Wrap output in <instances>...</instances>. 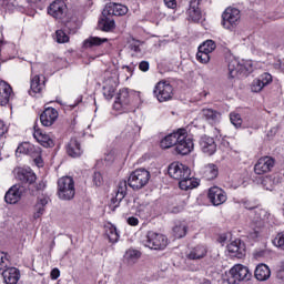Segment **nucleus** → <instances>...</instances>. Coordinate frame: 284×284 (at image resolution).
<instances>
[{
	"instance_id": "49530a36",
	"label": "nucleus",
	"mask_w": 284,
	"mask_h": 284,
	"mask_svg": "<svg viewBox=\"0 0 284 284\" xmlns=\"http://www.w3.org/2000/svg\"><path fill=\"white\" fill-rule=\"evenodd\" d=\"M92 179L97 187H101V185H103V175L101 172H94Z\"/></svg>"
},
{
	"instance_id": "e433bc0d",
	"label": "nucleus",
	"mask_w": 284,
	"mask_h": 284,
	"mask_svg": "<svg viewBox=\"0 0 284 284\" xmlns=\"http://www.w3.org/2000/svg\"><path fill=\"white\" fill-rule=\"evenodd\" d=\"M187 234V225L183 222H178L173 226L174 239H183Z\"/></svg>"
},
{
	"instance_id": "3c124183",
	"label": "nucleus",
	"mask_w": 284,
	"mask_h": 284,
	"mask_svg": "<svg viewBox=\"0 0 284 284\" xmlns=\"http://www.w3.org/2000/svg\"><path fill=\"white\" fill-rule=\"evenodd\" d=\"M128 225H131L132 227H136V225H139V220L134 216H130L126 220Z\"/></svg>"
},
{
	"instance_id": "5701e85b",
	"label": "nucleus",
	"mask_w": 284,
	"mask_h": 284,
	"mask_svg": "<svg viewBox=\"0 0 284 284\" xmlns=\"http://www.w3.org/2000/svg\"><path fill=\"white\" fill-rule=\"evenodd\" d=\"M45 90V78H42L41 75L36 74L31 77V83H30V97H37V94H41Z\"/></svg>"
},
{
	"instance_id": "cd10ccee",
	"label": "nucleus",
	"mask_w": 284,
	"mask_h": 284,
	"mask_svg": "<svg viewBox=\"0 0 284 284\" xmlns=\"http://www.w3.org/2000/svg\"><path fill=\"white\" fill-rule=\"evenodd\" d=\"M50 202V196L42 195L38 197L37 203L34 205L33 219H41L43 214H45V205Z\"/></svg>"
},
{
	"instance_id": "a19ab883",
	"label": "nucleus",
	"mask_w": 284,
	"mask_h": 284,
	"mask_svg": "<svg viewBox=\"0 0 284 284\" xmlns=\"http://www.w3.org/2000/svg\"><path fill=\"white\" fill-rule=\"evenodd\" d=\"M240 63L236 60L229 62V79H234L239 74Z\"/></svg>"
},
{
	"instance_id": "864d4df0",
	"label": "nucleus",
	"mask_w": 284,
	"mask_h": 284,
	"mask_svg": "<svg viewBox=\"0 0 284 284\" xmlns=\"http://www.w3.org/2000/svg\"><path fill=\"white\" fill-rule=\"evenodd\" d=\"M276 276L280 281H284V262L282 263V265L277 270Z\"/></svg>"
},
{
	"instance_id": "7c9ffc66",
	"label": "nucleus",
	"mask_w": 284,
	"mask_h": 284,
	"mask_svg": "<svg viewBox=\"0 0 284 284\" xmlns=\"http://www.w3.org/2000/svg\"><path fill=\"white\" fill-rule=\"evenodd\" d=\"M201 1H209L212 3V0H191L187 9V14L192 19V21H199L201 19V9L199 8V3Z\"/></svg>"
},
{
	"instance_id": "0eeeda50",
	"label": "nucleus",
	"mask_w": 284,
	"mask_h": 284,
	"mask_svg": "<svg viewBox=\"0 0 284 284\" xmlns=\"http://www.w3.org/2000/svg\"><path fill=\"white\" fill-rule=\"evenodd\" d=\"M16 154H26L27 156H31L36 164L43 165L41 148L30 142L20 143L16 150Z\"/></svg>"
},
{
	"instance_id": "f3484780",
	"label": "nucleus",
	"mask_w": 284,
	"mask_h": 284,
	"mask_svg": "<svg viewBox=\"0 0 284 284\" xmlns=\"http://www.w3.org/2000/svg\"><path fill=\"white\" fill-rule=\"evenodd\" d=\"M276 163V160L272 156H263L260 158L254 165V172L257 175L267 174V172H272V169L274 168Z\"/></svg>"
},
{
	"instance_id": "f704fd0d",
	"label": "nucleus",
	"mask_w": 284,
	"mask_h": 284,
	"mask_svg": "<svg viewBox=\"0 0 284 284\" xmlns=\"http://www.w3.org/2000/svg\"><path fill=\"white\" fill-rule=\"evenodd\" d=\"M114 92H116V85H114V80L109 79L106 80L105 84L103 85V97L108 101L114 98Z\"/></svg>"
},
{
	"instance_id": "473e14b6",
	"label": "nucleus",
	"mask_w": 284,
	"mask_h": 284,
	"mask_svg": "<svg viewBox=\"0 0 284 284\" xmlns=\"http://www.w3.org/2000/svg\"><path fill=\"white\" fill-rule=\"evenodd\" d=\"M104 233L106 239L109 240V243H119V239L121 235L119 234V231L116 230V226L112 224L111 222H108L104 224Z\"/></svg>"
},
{
	"instance_id": "5fc2aeb1",
	"label": "nucleus",
	"mask_w": 284,
	"mask_h": 284,
	"mask_svg": "<svg viewBox=\"0 0 284 284\" xmlns=\"http://www.w3.org/2000/svg\"><path fill=\"white\" fill-rule=\"evenodd\" d=\"M6 132H8V128L6 126L3 120H0V139L3 136V134H6Z\"/></svg>"
},
{
	"instance_id": "9d476101",
	"label": "nucleus",
	"mask_w": 284,
	"mask_h": 284,
	"mask_svg": "<svg viewBox=\"0 0 284 284\" xmlns=\"http://www.w3.org/2000/svg\"><path fill=\"white\" fill-rule=\"evenodd\" d=\"M250 278H252L250 268L242 264H236L230 270L227 281L230 284H236L241 283V281H250Z\"/></svg>"
},
{
	"instance_id": "2f4dec72",
	"label": "nucleus",
	"mask_w": 284,
	"mask_h": 284,
	"mask_svg": "<svg viewBox=\"0 0 284 284\" xmlns=\"http://www.w3.org/2000/svg\"><path fill=\"white\" fill-rule=\"evenodd\" d=\"M3 276L6 284H17L19 283V270L17 267H8L0 273Z\"/></svg>"
},
{
	"instance_id": "393cba45",
	"label": "nucleus",
	"mask_w": 284,
	"mask_h": 284,
	"mask_svg": "<svg viewBox=\"0 0 284 284\" xmlns=\"http://www.w3.org/2000/svg\"><path fill=\"white\" fill-rule=\"evenodd\" d=\"M200 176H202L204 181H214L215 179H219V166L214 163L205 164L200 170Z\"/></svg>"
},
{
	"instance_id": "c756f323",
	"label": "nucleus",
	"mask_w": 284,
	"mask_h": 284,
	"mask_svg": "<svg viewBox=\"0 0 284 284\" xmlns=\"http://www.w3.org/2000/svg\"><path fill=\"white\" fill-rule=\"evenodd\" d=\"M180 190H194V187H199V180L192 176V171H189V176H184L179 181Z\"/></svg>"
},
{
	"instance_id": "ddd939ff",
	"label": "nucleus",
	"mask_w": 284,
	"mask_h": 284,
	"mask_svg": "<svg viewBox=\"0 0 284 284\" xmlns=\"http://www.w3.org/2000/svg\"><path fill=\"white\" fill-rule=\"evenodd\" d=\"M190 170L186 165H184L181 162H173L168 168V174L171 179H174L175 181H180L184 176H190Z\"/></svg>"
},
{
	"instance_id": "c9c22d12",
	"label": "nucleus",
	"mask_w": 284,
	"mask_h": 284,
	"mask_svg": "<svg viewBox=\"0 0 284 284\" xmlns=\"http://www.w3.org/2000/svg\"><path fill=\"white\" fill-rule=\"evenodd\" d=\"M103 43H108V38L89 37L83 41V48H99Z\"/></svg>"
},
{
	"instance_id": "de8ad7c7",
	"label": "nucleus",
	"mask_w": 284,
	"mask_h": 284,
	"mask_svg": "<svg viewBox=\"0 0 284 284\" xmlns=\"http://www.w3.org/2000/svg\"><path fill=\"white\" fill-rule=\"evenodd\" d=\"M164 6H166V8H170L171 10H176L179 3L176 2V0H164Z\"/></svg>"
},
{
	"instance_id": "412c9836",
	"label": "nucleus",
	"mask_w": 284,
	"mask_h": 284,
	"mask_svg": "<svg viewBox=\"0 0 284 284\" xmlns=\"http://www.w3.org/2000/svg\"><path fill=\"white\" fill-rule=\"evenodd\" d=\"M187 261H201L207 256V246L205 244H197L190 247L185 254Z\"/></svg>"
},
{
	"instance_id": "6e6d98bb",
	"label": "nucleus",
	"mask_w": 284,
	"mask_h": 284,
	"mask_svg": "<svg viewBox=\"0 0 284 284\" xmlns=\"http://www.w3.org/2000/svg\"><path fill=\"white\" fill-rule=\"evenodd\" d=\"M131 50H133V52H141V47H139V44H131Z\"/></svg>"
},
{
	"instance_id": "20e7f679",
	"label": "nucleus",
	"mask_w": 284,
	"mask_h": 284,
	"mask_svg": "<svg viewBox=\"0 0 284 284\" xmlns=\"http://www.w3.org/2000/svg\"><path fill=\"white\" fill-rule=\"evenodd\" d=\"M77 194L74 179L72 176H62L57 181V196L60 201H72Z\"/></svg>"
},
{
	"instance_id": "4d7b16f0",
	"label": "nucleus",
	"mask_w": 284,
	"mask_h": 284,
	"mask_svg": "<svg viewBox=\"0 0 284 284\" xmlns=\"http://www.w3.org/2000/svg\"><path fill=\"white\" fill-rule=\"evenodd\" d=\"M219 241L220 243H225L227 241V235H220Z\"/></svg>"
},
{
	"instance_id": "c03bdc74",
	"label": "nucleus",
	"mask_w": 284,
	"mask_h": 284,
	"mask_svg": "<svg viewBox=\"0 0 284 284\" xmlns=\"http://www.w3.org/2000/svg\"><path fill=\"white\" fill-rule=\"evenodd\" d=\"M273 245H275V247H280V250H284V231L276 234L273 240Z\"/></svg>"
},
{
	"instance_id": "a18cd8bd",
	"label": "nucleus",
	"mask_w": 284,
	"mask_h": 284,
	"mask_svg": "<svg viewBox=\"0 0 284 284\" xmlns=\"http://www.w3.org/2000/svg\"><path fill=\"white\" fill-rule=\"evenodd\" d=\"M125 256L128 261H138V258H141V253L138 250H129L126 251Z\"/></svg>"
},
{
	"instance_id": "2eb2a0df",
	"label": "nucleus",
	"mask_w": 284,
	"mask_h": 284,
	"mask_svg": "<svg viewBox=\"0 0 284 284\" xmlns=\"http://www.w3.org/2000/svg\"><path fill=\"white\" fill-rule=\"evenodd\" d=\"M48 14L53 17V19H65L68 14V4L63 0H55L48 7Z\"/></svg>"
},
{
	"instance_id": "7ed1b4c3",
	"label": "nucleus",
	"mask_w": 284,
	"mask_h": 284,
	"mask_svg": "<svg viewBox=\"0 0 284 284\" xmlns=\"http://www.w3.org/2000/svg\"><path fill=\"white\" fill-rule=\"evenodd\" d=\"M17 179L20 181L24 189L28 190L31 196H37L39 192L45 189V184L40 182L37 184V174L32 172V169H20L17 172Z\"/></svg>"
},
{
	"instance_id": "ea45409f",
	"label": "nucleus",
	"mask_w": 284,
	"mask_h": 284,
	"mask_svg": "<svg viewBox=\"0 0 284 284\" xmlns=\"http://www.w3.org/2000/svg\"><path fill=\"white\" fill-rule=\"evenodd\" d=\"M10 267V256L6 252L0 251V274Z\"/></svg>"
},
{
	"instance_id": "f257e3e1",
	"label": "nucleus",
	"mask_w": 284,
	"mask_h": 284,
	"mask_svg": "<svg viewBox=\"0 0 284 284\" xmlns=\"http://www.w3.org/2000/svg\"><path fill=\"white\" fill-rule=\"evenodd\" d=\"M175 146V152L185 156L194 150V141L187 136V129H178L160 141L162 150H170Z\"/></svg>"
},
{
	"instance_id": "4c0bfd02",
	"label": "nucleus",
	"mask_w": 284,
	"mask_h": 284,
	"mask_svg": "<svg viewBox=\"0 0 284 284\" xmlns=\"http://www.w3.org/2000/svg\"><path fill=\"white\" fill-rule=\"evenodd\" d=\"M202 116H204L206 121H219L221 113L213 109H202Z\"/></svg>"
},
{
	"instance_id": "b1692460",
	"label": "nucleus",
	"mask_w": 284,
	"mask_h": 284,
	"mask_svg": "<svg viewBox=\"0 0 284 284\" xmlns=\"http://www.w3.org/2000/svg\"><path fill=\"white\" fill-rule=\"evenodd\" d=\"M33 139H36L42 148H54V140L44 133L43 130L39 129V126H34Z\"/></svg>"
},
{
	"instance_id": "58836bf2",
	"label": "nucleus",
	"mask_w": 284,
	"mask_h": 284,
	"mask_svg": "<svg viewBox=\"0 0 284 284\" xmlns=\"http://www.w3.org/2000/svg\"><path fill=\"white\" fill-rule=\"evenodd\" d=\"M103 17L104 19H102V22H100V26H102L101 30L103 32H110L111 30H114V26H115L114 20H110V18H108L110 16H103Z\"/></svg>"
},
{
	"instance_id": "c85d7f7f",
	"label": "nucleus",
	"mask_w": 284,
	"mask_h": 284,
	"mask_svg": "<svg viewBox=\"0 0 284 284\" xmlns=\"http://www.w3.org/2000/svg\"><path fill=\"white\" fill-rule=\"evenodd\" d=\"M11 95L12 87L8 82L0 80V105H8Z\"/></svg>"
},
{
	"instance_id": "8fccbe9b",
	"label": "nucleus",
	"mask_w": 284,
	"mask_h": 284,
	"mask_svg": "<svg viewBox=\"0 0 284 284\" xmlns=\"http://www.w3.org/2000/svg\"><path fill=\"white\" fill-rule=\"evenodd\" d=\"M243 205H244L245 210H256V203L251 202L248 200L244 201Z\"/></svg>"
},
{
	"instance_id": "f03ea898",
	"label": "nucleus",
	"mask_w": 284,
	"mask_h": 284,
	"mask_svg": "<svg viewBox=\"0 0 284 284\" xmlns=\"http://www.w3.org/2000/svg\"><path fill=\"white\" fill-rule=\"evenodd\" d=\"M136 101H139V94H136V91L129 88H122L115 95L113 110H115V112H128L134 108Z\"/></svg>"
},
{
	"instance_id": "bb28decb",
	"label": "nucleus",
	"mask_w": 284,
	"mask_h": 284,
	"mask_svg": "<svg viewBox=\"0 0 284 284\" xmlns=\"http://www.w3.org/2000/svg\"><path fill=\"white\" fill-rule=\"evenodd\" d=\"M67 154L71 156V159H79L81 154H83V149H81V142L73 138L67 144Z\"/></svg>"
},
{
	"instance_id": "a878e982",
	"label": "nucleus",
	"mask_w": 284,
	"mask_h": 284,
	"mask_svg": "<svg viewBox=\"0 0 284 284\" xmlns=\"http://www.w3.org/2000/svg\"><path fill=\"white\" fill-rule=\"evenodd\" d=\"M270 83H272V74L263 73L253 81L251 90L252 92H261V90H263L265 85H270Z\"/></svg>"
},
{
	"instance_id": "6e6552de",
	"label": "nucleus",
	"mask_w": 284,
	"mask_h": 284,
	"mask_svg": "<svg viewBox=\"0 0 284 284\" xmlns=\"http://www.w3.org/2000/svg\"><path fill=\"white\" fill-rule=\"evenodd\" d=\"M241 22V10L229 7L222 13V26L225 30H234Z\"/></svg>"
},
{
	"instance_id": "a211bd4d",
	"label": "nucleus",
	"mask_w": 284,
	"mask_h": 284,
	"mask_svg": "<svg viewBox=\"0 0 284 284\" xmlns=\"http://www.w3.org/2000/svg\"><path fill=\"white\" fill-rule=\"evenodd\" d=\"M59 119V111L52 106L45 108L40 114V123L43 128H52L53 123H57Z\"/></svg>"
},
{
	"instance_id": "423d86ee",
	"label": "nucleus",
	"mask_w": 284,
	"mask_h": 284,
	"mask_svg": "<svg viewBox=\"0 0 284 284\" xmlns=\"http://www.w3.org/2000/svg\"><path fill=\"white\" fill-rule=\"evenodd\" d=\"M168 236L162 233L149 231L143 240V245L149 247V250L163 251L168 247Z\"/></svg>"
},
{
	"instance_id": "603ef678",
	"label": "nucleus",
	"mask_w": 284,
	"mask_h": 284,
	"mask_svg": "<svg viewBox=\"0 0 284 284\" xmlns=\"http://www.w3.org/2000/svg\"><path fill=\"white\" fill-rule=\"evenodd\" d=\"M59 276H61V271H59V268H53L50 273V277L52 278V281H57Z\"/></svg>"
},
{
	"instance_id": "4be33fe9",
	"label": "nucleus",
	"mask_w": 284,
	"mask_h": 284,
	"mask_svg": "<svg viewBox=\"0 0 284 284\" xmlns=\"http://www.w3.org/2000/svg\"><path fill=\"white\" fill-rule=\"evenodd\" d=\"M227 252L231 258H244L246 254L245 243L235 240L227 245Z\"/></svg>"
},
{
	"instance_id": "dca6fc26",
	"label": "nucleus",
	"mask_w": 284,
	"mask_h": 284,
	"mask_svg": "<svg viewBox=\"0 0 284 284\" xmlns=\"http://www.w3.org/2000/svg\"><path fill=\"white\" fill-rule=\"evenodd\" d=\"M23 194H26V186L16 184L6 192L4 201L9 205H14L21 201Z\"/></svg>"
},
{
	"instance_id": "aec40b11",
	"label": "nucleus",
	"mask_w": 284,
	"mask_h": 284,
	"mask_svg": "<svg viewBox=\"0 0 284 284\" xmlns=\"http://www.w3.org/2000/svg\"><path fill=\"white\" fill-rule=\"evenodd\" d=\"M126 194H128V181L122 180L118 184L115 196L111 199L110 209L112 210V212H114V210H116V207L121 205V201L125 199Z\"/></svg>"
},
{
	"instance_id": "13d9d810",
	"label": "nucleus",
	"mask_w": 284,
	"mask_h": 284,
	"mask_svg": "<svg viewBox=\"0 0 284 284\" xmlns=\"http://www.w3.org/2000/svg\"><path fill=\"white\" fill-rule=\"evenodd\" d=\"M130 136H134V133H130Z\"/></svg>"
},
{
	"instance_id": "9b49d317",
	"label": "nucleus",
	"mask_w": 284,
	"mask_h": 284,
	"mask_svg": "<svg viewBox=\"0 0 284 284\" xmlns=\"http://www.w3.org/2000/svg\"><path fill=\"white\" fill-rule=\"evenodd\" d=\"M214 50H216V42H214V40L204 41L197 48L196 61L203 64L210 63V60L212 59L210 54L214 52Z\"/></svg>"
},
{
	"instance_id": "6ab92c4d",
	"label": "nucleus",
	"mask_w": 284,
	"mask_h": 284,
	"mask_svg": "<svg viewBox=\"0 0 284 284\" xmlns=\"http://www.w3.org/2000/svg\"><path fill=\"white\" fill-rule=\"evenodd\" d=\"M103 17H125L128 14V7L116 2H110L102 11Z\"/></svg>"
},
{
	"instance_id": "39448f33",
	"label": "nucleus",
	"mask_w": 284,
	"mask_h": 284,
	"mask_svg": "<svg viewBox=\"0 0 284 284\" xmlns=\"http://www.w3.org/2000/svg\"><path fill=\"white\" fill-rule=\"evenodd\" d=\"M151 174L145 169L132 171L128 179V185L132 190H143L150 183Z\"/></svg>"
},
{
	"instance_id": "1a4fd4ad",
	"label": "nucleus",
	"mask_w": 284,
	"mask_h": 284,
	"mask_svg": "<svg viewBox=\"0 0 284 284\" xmlns=\"http://www.w3.org/2000/svg\"><path fill=\"white\" fill-rule=\"evenodd\" d=\"M153 94L160 103H165V101H172L174 88L168 81H160L155 84Z\"/></svg>"
},
{
	"instance_id": "37998d69",
	"label": "nucleus",
	"mask_w": 284,
	"mask_h": 284,
	"mask_svg": "<svg viewBox=\"0 0 284 284\" xmlns=\"http://www.w3.org/2000/svg\"><path fill=\"white\" fill-rule=\"evenodd\" d=\"M230 120H231L232 125H234L235 128H241V125H243V119L241 118V114H239V113H231Z\"/></svg>"
},
{
	"instance_id": "72a5a7b5",
	"label": "nucleus",
	"mask_w": 284,
	"mask_h": 284,
	"mask_svg": "<svg viewBox=\"0 0 284 284\" xmlns=\"http://www.w3.org/2000/svg\"><path fill=\"white\" fill-rule=\"evenodd\" d=\"M254 276L257 281H267L272 276V271L266 264H258L254 271Z\"/></svg>"
},
{
	"instance_id": "f8f14e48",
	"label": "nucleus",
	"mask_w": 284,
	"mask_h": 284,
	"mask_svg": "<svg viewBox=\"0 0 284 284\" xmlns=\"http://www.w3.org/2000/svg\"><path fill=\"white\" fill-rule=\"evenodd\" d=\"M199 146L202 154L205 156H214V154H216V140L210 135H202L199 140Z\"/></svg>"
},
{
	"instance_id": "79ce46f5",
	"label": "nucleus",
	"mask_w": 284,
	"mask_h": 284,
	"mask_svg": "<svg viewBox=\"0 0 284 284\" xmlns=\"http://www.w3.org/2000/svg\"><path fill=\"white\" fill-rule=\"evenodd\" d=\"M55 41L57 43H68L70 41V36L62 29H59L55 31Z\"/></svg>"
},
{
	"instance_id": "09e8293b",
	"label": "nucleus",
	"mask_w": 284,
	"mask_h": 284,
	"mask_svg": "<svg viewBox=\"0 0 284 284\" xmlns=\"http://www.w3.org/2000/svg\"><path fill=\"white\" fill-rule=\"evenodd\" d=\"M139 70L141 72H148V70H150V62L143 60L139 63Z\"/></svg>"
},
{
	"instance_id": "4468645a",
	"label": "nucleus",
	"mask_w": 284,
	"mask_h": 284,
	"mask_svg": "<svg viewBox=\"0 0 284 284\" xmlns=\"http://www.w3.org/2000/svg\"><path fill=\"white\" fill-rule=\"evenodd\" d=\"M207 199L214 207H219V205H223L227 201V193L220 186H211L207 190Z\"/></svg>"
}]
</instances>
